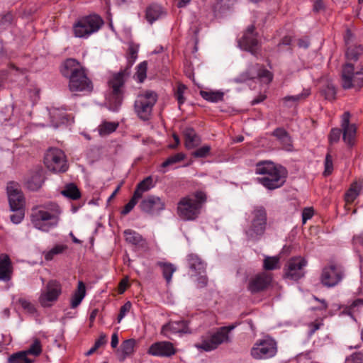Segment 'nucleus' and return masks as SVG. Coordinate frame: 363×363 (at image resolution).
<instances>
[{
    "instance_id": "1",
    "label": "nucleus",
    "mask_w": 363,
    "mask_h": 363,
    "mask_svg": "<svg viewBox=\"0 0 363 363\" xmlns=\"http://www.w3.org/2000/svg\"><path fill=\"white\" fill-rule=\"evenodd\" d=\"M62 210L55 202H45L33 206L28 213L29 220L35 229L49 233L57 228L61 220Z\"/></svg>"
},
{
    "instance_id": "2",
    "label": "nucleus",
    "mask_w": 363,
    "mask_h": 363,
    "mask_svg": "<svg viewBox=\"0 0 363 363\" xmlns=\"http://www.w3.org/2000/svg\"><path fill=\"white\" fill-rule=\"evenodd\" d=\"M62 74L69 79V89L72 92L90 93L93 84L87 77L84 67L74 58H68L61 65Z\"/></svg>"
},
{
    "instance_id": "3",
    "label": "nucleus",
    "mask_w": 363,
    "mask_h": 363,
    "mask_svg": "<svg viewBox=\"0 0 363 363\" xmlns=\"http://www.w3.org/2000/svg\"><path fill=\"white\" fill-rule=\"evenodd\" d=\"M255 173L260 176L257 179V182L269 190L282 186L288 174L285 167L271 161L257 163Z\"/></svg>"
},
{
    "instance_id": "4",
    "label": "nucleus",
    "mask_w": 363,
    "mask_h": 363,
    "mask_svg": "<svg viewBox=\"0 0 363 363\" xmlns=\"http://www.w3.org/2000/svg\"><path fill=\"white\" fill-rule=\"evenodd\" d=\"M206 201V194L201 191L184 196L178 202L177 214L184 220H194L200 215L202 206Z\"/></svg>"
},
{
    "instance_id": "5",
    "label": "nucleus",
    "mask_w": 363,
    "mask_h": 363,
    "mask_svg": "<svg viewBox=\"0 0 363 363\" xmlns=\"http://www.w3.org/2000/svg\"><path fill=\"white\" fill-rule=\"evenodd\" d=\"M248 225L245 233L248 240H257L265 232L267 223L266 209L262 206L253 207L247 217Z\"/></svg>"
},
{
    "instance_id": "6",
    "label": "nucleus",
    "mask_w": 363,
    "mask_h": 363,
    "mask_svg": "<svg viewBox=\"0 0 363 363\" xmlns=\"http://www.w3.org/2000/svg\"><path fill=\"white\" fill-rule=\"evenodd\" d=\"M7 196L11 211L13 212L10 218L13 223L19 224L23 220V193L21 185L10 182L6 187Z\"/></svg>"
},
{
    "instance_id": "7",
    "label": "nucleus",
    "mask_w": 363,
    "mask_h": 363,
    "mask_svg": "<svg viewBox=\"0 0 363 363\" xmlns=\"http://www.w3.org/2000/svg\"><path fill=\"white\" fill-rule=\"evenodd\" d=\"M104 23L102 18L96 14L82 17L73 25L74 35L76 38H87L98 32Z\"/></svg>"
},
{
    "instance_id": "8",
    "label": "nucleus",
    "mask_w": 363,
    "mask_h": 363,
    "mask_svg": "<svg viewBox=\"0 0 363 363\" xmlns=\"http://www.w3.org/2000/svg\"><path fill=\"white\" fill-rule=\"evenodd\" d=\"M350 114L345 112L342 116L341 127L340 128H333L329 135V140L330 143H337L340 138L342 130V139L345 143L350 146H352L354 143L357 128L354 124L350 123Z\"/></svg>"
},
{
    "instance_id": "9",
    "label": "nucleus",
    "mask_w": 363,
    "mask_h": 363,
    "mask_svg": "<svg viewBox=\"0 0 363 363\" xmlns=\"http://www.w3.org/2000/svg\"><path fill=\"white\" fill-rule=\"evenodd\" d=\"M157 100V94L152 91H145L138 95L134 104L137 116L143 121L149 120Z\"/></svg>"
},
{
    "instance_id": "10",
    "label": "nucleus",
    "mask_w": 363,
    "mask_h": 363,
    "mask_svg": "<svg viewBox=\"0 0 363 363\" xmlns=\"http://www.w3.org/2000/svg\"><path fill=\"white\" fill-rule=\"evenodd\" d=\"M129 74L130 71L128 68L121 70L119 72L114 74L108 82L111 90L109 101L111 103L114 104V110H116L121 104L123 93V87L125 81Z\"/></svg>"
},
{
    "instance_id": "11",
    "label": "nucleus",
    "mask_w": 363,
    "mask_h": 363,
    "mask_svg": "<svg viewBox=\"0 0 363 363\" xmlns=\"http://www.w3.org/2000/svg\"><path fill=\"white\" fill-rule=\"evenodd\" d=\"M341 85L343 89H349L363 86V68L354 72V65L351 63H346L342 69Z\"/></svg>"
},
{
    "instance_id": "12",
    "label": "nucleus",
    "mask_w": 363,
    "mask_h": 363,
    "mask_svg": "<svg viewBox=\"0 0 363 363\" xmlns=\"http://www.w3.org/2000/svg\"><path fill=\"white\" fill-rule=\"evenodd\" d=\"M46 167L54 172H65L67 169L65 153L58 148H50L44 157Z\"/></svg>"
},
{
    "instance_id": "13",
    "label": "nucleus",
    "mask_w": 363,
    "mask_h": 363,
    "mask_svg": "<svg viewBox=\"0 0 363 363\" xmlns=\"http://www.w3.org/2000/svg\"><path fill=\"white\" fill-rule=\"evenodd\" d=\"M277 351L276 342L273 339L267 337L258 340L255 343L251 350V355L256 359H267L274 357Z\"/></svg>"
},
{
    "instance_id": "14",
    "label": "nucleus",
    "mask_w": 363,
    "mask_h": 363,
    "mask_svg": "<svg viewBox=\"0 0 363 363\" xmlns=\"http://www.w3.org/2000/svg\"><path fill=\"white\" fill-rule=\"evenodd\" d=\"M61 292L62 287L60 284L55 280H50L42 291L39 297V302L43 307H50L53 302L57 300Z\"/></svg>"
},
{
    "instance_id": "15",
    "label": "nucleus",
    "mask_w": 363,
    "mask_h": 363,
    "mask_svg": "<svg viewBox=\"0 0 363 363\" xmlns=\"http://www.w3.org/2000/svg\"><path fill=\"white\" fill-rule=\"evenodd\" d=\"M255 78L260 79L263 82L269 83L272 80V74L262 65L256 64L250 67L245 73L235 78L234 81L237 83H242Z\"/></svg>"
},
{
    "instance_id": "16",
    "label": "nucleus",
    "mask_w": 363,
    "mask_h": 363,
    "mask_svg": "<svg viewBox=\"0 0 363 363\" xmlns=\"http://www.w3.org/2000/svg\"><path fill=\"white\" fill-rule=\"evenodd\" d=\"M307 262L301 257L291 258L286 265L285 277L292 280H298L304 276L303 267Z\"/></svg>"
},
{
    "instance_id": "17",
    "label": "nucleus",
    "mask_w": 363,
    "mask_h": 363,
    "mask_svg": "<svg viewBox=\"0 0 363 363\" xmlns=\"http://www.w3.org/2000/svg\"><path fill=\"white\" fill-rule=\"evenodd\" d=\"M343 271L340 266L331 264L323 269L321 274V282L328 287H333L342 279Z\"/></svg>"
},
{
    "instance_id": "18",
    "label": "nucleus",
    "mask_w": 363,
    "mask_h": 363,
    "mask_svg": "<svg viewBox=\"0 0 363 363\" xmlns=\"http://www.w3.org/2000/svg\"><path fill=\"white\" fill-rule=\"evenodd\" d=\"M255 28L253 25L249 26L238 43L241 48L251 52L253 55H257L259 43Z\"/></svg>"
},
{
    "instance_id": "19",
    "label": "nucleus",
    "mask_w": 363,
    "mask_h": 363,
    "mask_svg": "<svg viewBox=\"0 0 363 363\" xmlns=\"http://www.w3.org/2000/svg\"><path fill=\"white\" fill-rule=\"evenodd\" d=\"M142 211L155 215L160 213L165 208L164 201L159 196L150 195L143 199L140 203Z\"/></svg>"
},
{
    "instance_id": "20",
    "label": "nucleus",
    "mask_w": 363,
    "mask_h": 363,
    "mask_svg": "<svg viewBox=\"0 0 363 363\" xmlns=\"http://www.w3.org/2000/svg\"><path fill=\"white\" fill-rule=\"evenodd\" d=\"M147 353L154 357H169L175 354L176 349L170 342L160 341L152 344Z\"/></svg>"
},
{
    "instance_id": "21",
    "label": "nucleus",
    "mask_w": 363,
    "mask_h": 363,
    "mask_svg": "<svg viewBox=\"0 0 363 363\" xmlns=\"http://www.w3.org/2000/svg\"><path fill=\"white\" fill-rule=\"evenodd\" d=\"M272 278L270 274L260 273L252 277L247 284V289L252 294H256L266 289L271 284Z\"/></svg>"
},
{
    "instance_id": "22",
    "label": "nucleus",
    "mask_w": 363,
    "mask_h": 363,
    "mask_svg": "<svg viewBox=\"0 0 363 363\" xmlns=\"http://www.w3.org/2000/svg\"><path fill=\"white\" fill-rule=\"evenodd\" d=\"M191 330L189 327V322L186 320L169 321L162 325L161 334L167 338L177 333H191Z\"/></svg>"
},
{
    "instance_id": "23",
    "label": "nucleus",
    "mask_w": 363,
    "mask_h": 363,
    "mask_svg": "<svg viewBox=\"0 0 363 363\" xmlns=\"http://www.w3.org/2000/svg\"><path fill=\"white\" fill-rule=\"evenodd\" d=\"M45 181L44 171L40 166L30 169L26 179V186L30 191H38Z\"/></svg>"
},
{
    "instance_id": "24",
    "label": "nucleus",
    "mask_w": 363,
    "mask_h": 363,
    "mask_svg": "<svg viewBox=\"0 0 363 363\" xmlns=\"http://www.w3.org/2000/svg\"><path fill=\"white\" fill-rule=\"evenodd\" d=\"M188 267L193 272L192 275L205 273L206 264L196 254L191 253L186 256Z\"/></svg>"
},
{
    "instance_id": "25",
    "label": "nucleus",
    "mask_w": 363,
    "mask_h": 363,
    "mask_svg": "<svg viewBox=\"0 0 363 363\" xmlns=\"http://www.w3.org/2000/svg\"><path fill=\"white\" fill-rule=\"evenodd\" d=\"M234 328V325L223 326L219 328L216 332L211 333L214 339V347H218L223 343L229 342L230 341L229 333Z\"/></svg>"
},
{
    "instance_id": "26",
    "label": "nucleus",
    "mask_w": 363,
    "mask_h": 363,
    "mask_svg": "<svg viewBox=\"0 0 363 363\" xmlns=\"http://www.w3.org/2000/svg\"><path fill=\"white\" fill-rule=\"evenodd\" d=\"M125 240L129 244L135 245L139 248L144 249L147 247L146 240L143 236L135 230L128 229L124 231Z\"/></svg>"
},
{
    "instance_id": "27",
    "label": "nucleus",
    "mask_w": 363,
    "mask_h": 363,
    "mask_svg": "<svg viewBox=\"0 0 363 363\" xmlns=\"http://www.w3.org/2000/svg\"><path fill=\"white\" fill-rule=\"evenodd\" d=\"M11 264L9 257L5 254L0 255V281H6L11 278Z\"/></svg>"
},
{
    "instance_id": "28",
    "label": "nucleus",
    "mask_w": 363,
    "mask_h": 363,
    "mask_svg": "<svg viewBox=\"0 0 363 363\" xmlns=\"http://www.w3.org/2000/svg\"><path fill=\"white\" fill-rule=\"evenodd\" d=\"M183 133L185 139V147L187 149L194 148L200 144L201 139L192 128H186Z\"/></svg>"
},
{
    "instance_id": "29",
    "label": "nucleus",
    "mask_w": 363,
    "mask_h": 363,
    "mask_svg": "<svg viewBox=\"0 0 363 363\" xmlns=\"http://www.w3.org/2000/svg\"><path fill=\"white\" fill-rule=\"evenodd\" d=\"M86 295V287L83 281L78 282L77 289L74 291L71 298V308H77L82 301Z\"/></svg>"
},
{
    "instance_id": "30",
    "label": "nucleus",
    "mask_w": 363,
    "mask_h": 363,
    "mask_svg": "<svg viewBox=\"0 0 363 363\" xmlns=\"http://www.w3.org/2000/svg\"><path fill=\"white\" fill-rule=\"evenodd\" d=\"M311 94L309 89H304L299 94L294 96H286L282 99L284 106L291 107L300 101L306 99Z\"/></svg>"
},
{
    "instance_id": "31",
    "label": "nucleus",
    "mask_w": 363,
    "mask_h": 363,
    "mask_svg": "<svg viewBox=\"0 0 363 363\" xmlns=\"http://www.w3.org/2000/svg\"><path fill=\"white\" fill-rule=\"evenodd\" d=\"M157 266L161 268L163 277L167 284L172 281L173 274L177 271V267L170 262L159 261L156 263Z\"/></svg>"
},
{
    "instance_id": "32",
    "label": "nucleus",
    "mask_w": 363,
    "mask_h": 363,
    "mask_svg": "<svg viewBox=\"0 0 363 363\" xmlns=\"http://www.w3.org/2000/svg\"><path fill=\"white\" fill-rule=\"evenodd\" d=\"M155 185V183L153 182L152 177L149 176L137 185L134 194L136 195V196H138L140 199L143 196L144 192L149 191L153 188Z\"/></svg>"
},
{
    "instance_id": "33",
    "label": "nucleus",
    "mask_w": 363,
    "mask_h": 363,
    "mask_svg": "<svg viewBox=\"0 0 363 363\" xmlns=\"http://www.w3.org/2000/svg\"><path fill=\"white\" fill-rule=\"evenodd\" d=\"M164 15L162 9L157 4H153L150 6L146 10V19L150 23H152L154 21L159 19Z\"/></svg>"
},
{
    "instance_id": "34",
    "label": "nucleus",
    "mask_w": 363,
    "mask_h": 363,
    "mask_svg": "<svg viewBox=\"0 0 363 363\" xmlns=\"http://www.w3.org/2000/svg\"><path fill=\"white\" fill-rule=\"evenodd\" d=\"M272 135L279 140L286 150H289L291 149V137L284 129L280 128H277L274 130Z\"/></svg>"
},
{
    "instance_id": "35",
    "label": "nucleus",
    "mask_w": 363,
    "mask_h": 363,
    "mask_svg": "<svg viewBox=\"0 0 363 363\" xmlns=\"http://www.w3.org/2000/svg\"><path fill=\"white\" fill-rule=\"evenodd\" d=\"M213 340L214 339L211 333H208L206 336H202L201 342L196 343L195 347L199 350H203L206 352L214 350L217 347H214L213 346Z\"/></svg>"
},
{
    "instance_id": "36",
    "label": "nucleus",
    "mask_w": 363,
    "mask_h": 363,
    "mask_svg": "<svg viewBox=\"0 0 363 363\" xmlns=\"http://www.w3.org/2000/svg\"><path fill=\"white\" fill-rule=\"evenodd\" d=\"M363 54V46L351 45L347 46L345 57L348 61H357L359 56Z\"/></svg>"
},
{
    "instance_id": "37",
    "label": "nucleus",
    "mask_w": 363,
    "mask_h": 363,
    "mask_svg": "<svg viewBox=\"0 0 363 363\" xmlns=\"http://www.w3.org/2000/svg\"><path fill=\"white\" fill-rule=\"evenodd\" d=\"M201 96L206 101L217 103L223 100L224 94L220 91H201Z\"/></svg>"
},
{
    "instance_id": "38",
    "label": "nucleus",
    "mask_w": 363,
    "mask_h": 363,
    "mask_svg": "<svg viewBox=\"0 0 363 363\" xmlns=\"http://www.w3.org/2000/svg\"><path fill=\"white\" fill-rule=\"evenodd\" d=\"M61 193L65 197L72 200H77L81 196L79 190L77 186L72 183L67 184Z\"/></svg>"
},
{
    "instance_id": "39",
    "label": "nucleus",
    "mask_w": 363,
    "mask_h": 363,
    "mask_svg": "<svg viewBox=\"0 0 363 363\" xmlns=\"http://www.w3.org/2000/svg\"><path fill=\"white\" fill-rule=\"evenodd\" d=\"M118 126L117 122L104 121L98 127V132L101 136H105L114 132Z\"/></svg>"
},
{
    "instance_id": "40",
    "label": "nucleus",
    "mask_w": 363,
    "mask_h": 363,
    "mask_svg": "<svg viewBox=\"0 0 363 363\" xmlns=\"http://www.w3.org/2000/svg\"><path fill=\"white\" fill-rule=\"evenodd\" d=\"M279 257L277 256L269 257L266 256L263 261V268L265 270H274L279 269Z\"/></svg>"
},
{
    "instance_id": "41",
    "label": "nucleus",
    "mask_w": 363,
    "mask_h": 363,
    "mask_svg": "<svg viewBox=\"0 0 363 363\" xmlns=\"http://www.w3.org/2000/svg\"><path fill=\"white\" fill-rule=\"evenodd\" d=\"M67 248V247L65 245H56L50 250L43 252L45 259L48 261H50L56 255L63 253Z\"/></svg>"
},
{
    "instance_id": "42",
    "label": "nucleus",
    "mask_w": 363,
    "mask_h": 363,
    "mask_svg": "<svg viewBox=\"0 0 363 363\" xmlns=\"http://www.w3.org/2000/svg\"><path fill=\"white\" fill-rule=\"evenodd\" d=\"M135 345V340L133 339L126 340L123 342L121 345V352L123 353L122 359H124L127 356L130 355L133 351Z\"/></svg>"
},
{
    "instance_id": "43",
    "label": "nucleus",
    "mask_w": 363,
    "mask_h": 363,
    "mask_svg": "<svg viewBox=\"0 0 363 363\" xmlns=\"http://www.w3.org/2000/svg\"><path fill=\"white\" fill-rule=\"evenodd\" d=\"M361 188L362 186L360 184H357V182L353 183L351 185L350 189L345 194L346 201L347 203L352 202L359 195Z\"/></svg>"
},
{
    "instance_id": "44",
    "label": "nucleus",
    "mask_w": 363,
    "mask_h": 363,
    "mask_svg": "<svg viewBox=\"0 0 363 363\" xmlns=\"http://www.w3.org/2000/svg\"><path fill=\"white\" fill-rule=\"evenodd\" d=\"M28 355H33L38 357L42 352V345L38 339H35L30 347L27 350H24Z\"/></svg>"
},
{
    "instance_id": "45",
    "label": "nucleus",
    "mask_w": 363,
    "mask_h": 363,
    "mask_svg": "<svg viewBox=\"0 0 363 363\" xmlns=\"http://www.w3.org/2000/svg\"><path fill=\"white\" fill-rule=\"evenodd\" d=\"M51 118H52V121L54 123L55 127H57L60 123H65L67 119L65 115V113L60 112L54 109L52 112L50 113Z\"/></svg>"
},
{
    "instance_id": "46",
    "label": "nucleus",
    "mask_w": 363,
    "mask_h": 363,
    "mask_svg": "<svg viewBox=\"0 0 363 363\" xmlns=\"http://www.w3.org/2000/svg\"><path fill=\"white\" fill-rule=\"evenodd\" d=\"M185 158V155L182 152L177 153L174 155L169 157L164 162H162V167H167L169 165L176 164L184 160Z\"/></svg>"
},
{
    "instance_id": "47",
    "label": "nucleus",
    "mask_w": 363,
    "mask_h": 363,
    "mask_svg": "<svg viewBox=\"0 0 363 363\" xmlns=\"http://www.w3.org/2000/svg\"><path fill=\"white\" fill-rule=\"evenodd\" d=\"M322 93L326 99L333 100L335 98L336 89L332 83L328 82L325 86L322 89Z\"/></svg>"
},
{
    "instance_id": "48",
    "label": "nucleus",
    "mask_w": 363,
    "mask_h": 363,
    "mask_svg": "<svg viewBox=\"0 0 363 363\" xmlns=\"http://www.w3.org/2000/svg\"><path fill=\"white\" fill-rule=\"evenodd\" d=\"M147 62L143 61L137 66L136 76L140 82H143L146 78Z\"/></svg>"
},
{
    "instance_id": "49",
    "label": "nucleus",
    "mask_w": 363,
    "mask_h": 363,
    "mask_svg": "<svg viewBox=\"0 0 363 363\" xmlns=\"http://www.w3.org/2000/svg\"><path fill=\"white\" fill-rule=\"evenodd\" d=\"M211 147L208 145H205L197 150H196L194 152H192V156L197 158H205L208 155H209L211 152Z\"/></svg>"
},
{
    "instance_id": "50",
    "label": "nucleus",
    "mask_w": 363,
    "mask_h": 363,
    "mask_svg": "<svg viewBox=\"0 0 363 363\" xmlns=\"http://www.w3.org/2000/svg\"><path fill=\"white\" fill-rule=\"evenodd\" d=\"M345 363H363V350L353 352L347 357Z\"/></svg>"
},
{
    "instance_id": "51",
    "label": "nucleus",
    "mask_w": 363,
    "mask_h": 363,
    "mask_svg": "<svg viewBox=\"0 0 363 363\" xmlns=\"http://www.w3.org/2000/svg\"><path fill=\"white\" fill-rule=\"evenodd\" d=\"M139 199L140 198L138 196H136V195L133 194L132 199L124 206L123 209L121 211V213L123 215H127L128 213H129L135 207Z\"/></svg>"
},
{
    "instance_id": "52",
    "label": "nucleus",
    "mask_w": 363,
    "mask_h": 363,
    "mask_svg": "<svg viewBox=\"0 0 363 363\" xmlns=\"http://www.w3.org/2000/svg\"><path fill=\"white\" fill-rule=\"evenodd\" d=\"M132 304L130 301L125 302L120 308L119 314L117 318L118 323H121L123 318L130 311Z\"/></svg>"
},
{
    "instance_id": "53",
    "label": "nucleus",
    "mask_w": 363,
    "mask_h": 363,
    "mask_svg": "<svg viewBox=\"0 0 363 363\" xmlns=\"http://www.w3.org/2000/svg\"><path fill=\"white\" fill-rule=\"evenodd\" d=\"M138 48L136 46L130 45L128 48V62L132 65L138 57Z\"/></svg>"
},
{
    "instance_id": "54",
    "label": "nucleus",
    "mask_w": 363,
    "mask_h": 363,
    "mask_svg": "<svg viewBox=\"0 0 363 363\" xmlns=\"http://www.w3.org/2000/svg\"><path fill=\"white\" fill-rule=\"evenodd\" d=\"M333 169V160L330 155L328 154L325 157V171H324V175L328 176L330 175Z\"/></svg>"
},
{
    "instance_id": "55",
    "label": "nucleus",
    "mask_w": 363,
    "mask_h": 363,
    "mask_svg": "<svg viewBox=\"0 0 363 363\" xmlns=\"http://www.w3.org/2000/svg\"><path fill=\"white\" fill-rule=\"evenodd\" d=\"M186 89V86L182 84H179L177 87V89L175 92V96L178 101V103L179 105L184 103V92Z\"/></svg>"
},
{
    "instance_id": "56",
    "label": "nucleus",
    "mask_w": 363,
    "mask_h": 363,
    "mask_svg": "<svg viewBox=\"0 0 363 363\" xmlns=\"http://www.w3.org/2000/svg\"><path fill=\"white\" fill-rule=\"evenodd\" d=\"M31 105H34L39 99V89L36 87L28 89Z\"/></svg>"
},
{
    "instance_id": "57",
    "label": "nucleus",
    "mask_w": 363,
    "mask_h": 363,
    "mask_svg": "<svg viewBox=\"0 0 363 363\" xmlns=\"http://www.w3.org/2000/svg\"><path fill=\"white\" fill-rule=\"evenodd\" d=\"M8 363H23V350L11 354L8 359Z\"/></svg>"
},
{
    "instance_id": "58",
    "label": "nucleus",
    "mask_w": 363,
    "mask_h": 363,
    "mask_svg": "<svg viewBox=\"0 0 363 363\" xmlns=\"http://www.w3.org/2000/svg\"><path fill=\"white\" fill-rule=\"evenodd\" d=\"M194 276L197 277L196 281L198 282V286L199 287H204L207 285L208 278L206 277V272L201 274L194 275Z\"/></svg>"
},
{
    "instance_id": "59",
    "label": "nucleus",
    "mask_w": 363,
    "mask_h": 363,
    "mask_svg": "<svg viewBox=\"0 0 363 363\" xmlns=\"http://www.w3.org/2000/svg\"><path fill=\"white\" fill-rule=\"evenodd\" d=\"M24 311L30 315H35L36 313V308L34 304L24 301Z\"/></svg>"
},
{
    "instance_id": "60",
    "label": "nucleus",
    "mask_w": 363,
    "mask_h": 363,
    "mask_svg": "<svg viewBox=\"0 0 363 363\" xmlns=\"http://www.w3.org/2000/svg\"><path fill=\"white\" fill-rule=\"evenodd\" d=\"M313 215V210L311 208H306L303 209L302 213L303 223H305L307 220L312 218Z\"/></svg>"
},
{
    "instance_id": "61",
    "label": "nucleus",
    "mask_w": 363,
    "mask_h": 363,
    "mask_svg": "<svg viewBox=\"0 0 363 363\" xmlns=\"http://www.w3.org/2000/svg\"><path fill=\"white\" fill-rule=\"evenodd\" d=\"M107 342V340H106V335L104 333H101L99 337V339H97L94 343V346L99 349L100 347H101L102 345H104Z\"/></svg>"
},
{
    "instance_id": "62",
    "label": "nucleus",
    "mask_w": 363,
    "mask_h": 363,
    "mask_svg": "<svg viewBox=\"0 0 363 363\" xmlns=\"http://www.w3.org/2000/svg\"><path fill=\"white\" fill-rule=\"evenodd\" d=\"M324 8V4L323 0H315L314 5H313V10L316 12L320 11V10L323 9Z\"/></svg>"
},
{
    "instance_id": "63",
    "label": "nucleus",
    "mask_w": 363,
    "mask_h": 363,
    "mask_svg": "<svg viewBox=\"0 0 363 363\" xmlns=\"http://www.w3.org/2000/svg\"><path fill=\"white\" fill-rule=\"evenodd\" d=\"M320 325L321 324L319 323H311L309 325L311 328L309 331V335H312L316 330H318L320 328Z\"/></svg>"
},
{
    "instance_id": "64",
    "label": "nucleus",
    "mask_w": 363,
    "mask_h": 363,
    "mask_svg": "<svg viewBox=\"0 0 363 363\" xmlns=\"http://www.w3.org/2000/svg\"><path fill=\"white\" fill-rule=\"evenodd\" d=\"M13 304H14L15 310L16 311L17 313H18L20 314L21 312V310L23 308V301H22V299L21 298H19L18 300V303H14L13 302Z\"/></svg>"
}]
</instances>
